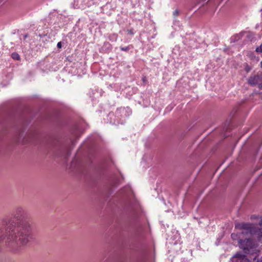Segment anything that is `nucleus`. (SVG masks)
<instances>
[{
    "label": "nucleus",
    "instance_id": "1",
    "mask_svg": "<svg viewBox=\"0 0 262 262\" xmlns=\"http://www.w3.org/2000/svg\"><path fill=\"white\" fill-rule=\"evenodd\" d=\"M12 216L2 220L3 225L6 226L5 245L13 252L19 253L34 239L32 227L27 212L22 207H17Z\"/></svg>",
    "mask_w": 262,
    "mask_h": 262
},
{
    "label": "nucleus",
    "instance_id": "2",
    "mask_svg": "<svg viewBox=\"0 0 262 262\" xmlns=\"http://www.w3.org/2000/svg\"><path fill=\"white\" fill-rule=\"evenodd\" d=\"M239 247L245 254L252 253L254 250V244L252 239L246 238L245 239H239L238 242Z\"/></svg>",
    "mask_w": 262,
    "mask_h": 262
},
{
    "label": "nucleus",
    "instance_id": "3",
    "mask_svg": "<svg viewBox=\"0 0 262 262\" xmlns=\"http://www.w3.org/2000/svg\"><path fill=\"white\" fill-rule=\"evenodd\" d=\"M248 83L252 86L258 85L262 82V72L258 73L257 75L251 76L248 79Z\"/></svg>",
    "mask_w": 262,
    "mask_h": 262
},
{
    "label": "nucleus",
    "instance_id": "4",
    "mask_svg": "<svg viewBox=\"0 0 262 262\" xmlns=\"http://www.w3.org/2000/svg\"><path fill=\"white\" fill-rule=\"evenodd\" d=\"M233 262H250L245 254L241 252H237L232 257Z\"/></svg>",
    "mask_w": 262,
    "mask_h": 262
},
{
    "label": "nucleus",
    "instance_id": "5",
    "mask_svg": "<svg viewBox=\"0 0 262 262\" xmlns=\"http://www.w3.org/2000/svg\"><path fill=\"white\" fill-rule=\"evenodd\" d=\"M235 228H238L239 229H245L248 232H251L252 225L250 223H242L236 225Z\"/></svg>",
    "mask_w": 262,
    "mask_h": 262
},
{
    "label": "nucleus",
    "instance_id": "6",
    "mask_svg": "<svg viewBox=\"0 0 262 262\" xmlns=\"http://www.w3.org/2000/svg\"><path fill=\"white\" fill-rule=\"evenodd\" d=\"M3 232L4 228L3 227H0V244L2 243L5 238V236L4 235Z\"/></svg>",
    "mask_w": 262,
    "mask_h": 262
},
{
    "label": "nucleus",
    "instance_id": "7",
    "mask_svg": "<svg viewBox=\"0 0 262 262\" xmlns=\"http://www.w3.org/2000/svg\"><path fill=\"white\" fill-rule=\"evenodd\" d=\"M11 57L13 59H15V60H19L20 59L19 55L18 53H16V52H14V53H12Z\"/></svg>",
    "mask_w": 262,
    "mask_h": 262
},
{
    "label": "nucleus",
    "instance_id": "8",
    "mask_svg": "<svg viewBox=\"0 0 262 262\" xmlns=\"http://www.w3.org/2000/svg\"><path fill=\"white\" fill-rule=\"evenodd\" d=\"M255 51L257 53H262V44L256 48Z\"/></svg>",
    "mask_w": 262,
    "mask_h": 262
},
{
    "label": "nucleus",
    "instance_id": "9",
    "mask_svg": "<svg viewBox=\"0 0 262 262\" xmlns=\"http://www.w3.org/2000/svg\"><path fill=\"white\" fill-rule=\"evenodd\" d=\"M179 14V11L178 9H176L173 12V16L174 17H176L177 16H178Z\"/></svg>",
    "mask_w": 262,
    "mask_h": 262
},
{
    "label": "nucleus",
    "instance_id": "10",
    "mask_svg": "<svg viewBox=\"0 0 262 262\" xmlns=\"http://www.w3.org/2000/svg\"><path fill=\"white\" fill-rule=\"evenodd\" d=\"M127 34H130V35H134V30L133 29H128L127 30Z\"/></svg>",
    "mask_w": 262,
    "mask_h": 262
},
{
    "label": "nucleus",
    "instance_id": "11",
    "mask_svg": "<svg viewBox=\"0 0 262 262\" xmlns=\"http://www.w3.org/2000/svg\"><path fill=\"white\" fill-rule=\"evenodd\" d=\"M129 49V46L126 47H122V48H121V50L122 51H127Z\"/></svg>",
    "mask_w": 262,
    "mask_h": 262
},
{
    "label": "nucleus",
    "instance_id": "12",
    "mask_svg": "<svg viewBox=\"0 0 262 262\" xmlns=\"http://www.w3.org/2000/svg\"><path fill=\"white\" fill-rule=\"evenodd\" d=\"M245 71H246L247 72H249L251 70V68H250V67L249 66H248V65H247V66H246V67H245Z\"/></svg>",
    "mask_w": 262,
    "mask_h": 262
},
{
    "label": "nucleus",
    "instance_id": "13",
    "mask_svg": "<svg viewBox=\"0 0 262 262\" xmlns=\"http://www.w3.org/2000/svg\"><path fill=\"white\" fill-rule=\"evenodd\" d=\"M142 80L145 83H146V82L147 81V78H146V77H142Z\"/></svg>",
    "mask_w": 262,
    "mask_h": 262
},
{
    "label": "nucleus",
    "instance_id": "14",
    "mask_svg": "<svg viewBox=\"0 0 262 262\" xmlns=\"http://www.w3.org/2000/svg\"><path fill=\"white\" fill-rule=\"evenodd\" d=\"M57 47L58 48H61V42H58L57 45Z\"/></svg>",
    "mask_w": 262,
    "mask_h": 262
},
{
    "label": "nucleus",
    "instance_id": "15",
    "mask_svg": "<svg viewBox=\"0 0 262 262\" xmlns=\"http://www.w3.org/2000/svg\"><path fill=\"white\" fill-rule=\"evenodd\" d=\"M258 88L260 89H262V82L260 83H259L258 84Z\"/></svg>",
    "mask_w": 262,
    "mask_h": 262
},
{
    "label": "nucleus",
    "instance_id": "16",
    "mask_svg": "<svg viewBox=\"0 0 262 262\" xmlns=\"http://www.w3.org/2000/svg\"><path fill=\"white\" fill-rule=\"evenodd\" d=\"M257 262H262V257L257 260Z\"/></svg>",
    "mask_w": 262,
    "mask_h": 262
},
{
    "label": "nucleus",
    "instance_id": "17",
    "mask_svg": "<svg viewBox=\"0 0 262 262\" xmlns=\"http://www.w3.org/2000/svg\"><path fill=\"white\" fill-rule=\"evenodd\" d=\"M259 225H260V226H262V219H261V220L260 221Z\"/></svg>",
    "mask_w": 262,
    "mask_h": 262
},
{
    "label": "nucleus",
    "instance_id": "18",
    "mask_svg": "<svg viewBox=\"0 0 262 262\" xmlns=\"http://www.w3.org/2000/svg\"><path fill=\"white\" fill-rule=\"evenodd\" d=\"M70 151L69 149H68V153H67V155L66 156H68L69 155H70Z\"/></svg>",
    "mask_w": 262,
    "mask_h": 262
},
{
    "label": "nucleus",
    "instance_id": "19",
    "mask_svg": "<svg viewBox=\"0 0 262 262\" xmlns=\"http://www.w3.org/2000/svg\"><path fill=\"white\" fill-rule=\"evenodd\" d=\"M113 115H114L113 113H109L108 116H113Z\"/></svg>",
    "mask_w": 262,
    "mask_h": 262
},
{
    "label": "nucleus",
    "instance_id": "20",
    "mask_svg": "<svg viewBox=\"0 0 262 262\" xmlns=\"http://www.w3.org/2000/svg\"><path fill=\"white\" fill-rule=\"evenodd\" d=\"M231 237H232V238H233L234 237H235V236H234V235L233 234H231Z\"/></svg>",
    "mask_w": 262,
    "mask_h": 262
},
{
    "label": "nucleus",
    "instance_id": "21",
    "mask_svg": "<svg viewBox=\"0 0 262 262\" xmlns=\"http://www.w3.org/2000/svg\"><path fill=\"white\" fill-rule=\"evenodd\" d=\"M231 237H232V238H233L234 237H235V236H234V235L233 234H231Z\"/></svg>",
    "mask_w": 262,
    "mask_h": 262
},
{
    "label": "nucleus",
    "instance_id": "22",
    "mask_svg": "<svg viewBox=\"0 0 262 262\" xmlns=\"http://www.w3.org/2000/svg\"><path fill=\"white\" fill-rule=\"evenodd\" d=\"M28 37V35L27 34H26L24 35V38H26Z\"/></svg>",
    "mask_w": 262,
    "mask_h": 262
},
{
    "label": "nucleus",
    "instance_id": "23",
    "mask_svg": "<svg viewBox=\"0 0 262 262\" xmlns=\"http://www.w3.org/2000/svg\"><path fill=\"white\" fill-rule=\"evenodd\" d=\"M260 64H261V67L262 68V61L260 62Z\"/></svg>",
    "mask_w": 262,
    "mask_h": 262
},
{
    "label": "nucleus",
    "instance_id": "24",
    "mask_svg": "<svg viewBox=\"0 0 262 262\" xmlns=\"http://www.w3.org/2000/svg\"><path fill=\"white\" fill-rule=\"evenodd\" d=\"M79 8V7H76V8ZM74 8H76V7H74Z\"/></svg>",
    "mask_w": 262,
    "mask_h": 262
},
{
    "label": "nucleus",
    "instance_id": "25",
    "mask_svg": "<svg viewBox=\"0 0 262 262\" xmlns=\"http://www.w3.org/2000/svg\"><path fill=\"white\" fill-rule=\"evenodd\" d=\"M115 183H116V184L117 183V180H116Z\"/></svg>",
    "mask_w": 262,
    "mask_h": 262
}]
</instances>
